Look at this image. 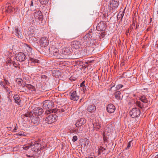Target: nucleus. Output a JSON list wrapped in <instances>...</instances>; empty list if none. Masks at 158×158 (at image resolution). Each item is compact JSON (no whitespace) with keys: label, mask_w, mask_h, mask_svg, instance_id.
Instances as JSON below:
<instances>
[{"label":"nucleus","mask_w":158,"mask_h":158,"mask_svg":"<svg viewBox=\"0 0 158 158\" xmlns=\"http://www.w3.org/2000/svg\"><path fill=\"white\" fill-rule=\"evenodd\" d=\"M53 102L49 100H47L43 102L42 106L44 109H46L45 114H51L52 112L53 113V110L52 109L53 107Z\"/></svg>","instance_id":"obj_1"},{"label":"nucleus","mask_w":158,"mask_h":158,"mask_svg":"<svg viewBox=\"0 0 158 158\" xmlns=\"http://www.w3.org/2000/svg\"><path fill=\"white\" fill-rule=\"evenodd\" d=\"M59 50L55 46L52 45L48 49L47 52L49 54L54 56L55 58L58 59H63L65 57L61 56H60L59 54Z\"/></svg>","instance_id":"obj_2"},{"label":"nucleus","mask_w":158,"mask_h":158,"mask_svg":"<svg viewBox=\"0 0 158 158\" xmlns=\"http://www.w3.org/2000/svg\"><path fill=\"white\" fill-rule=\"evenodd\" d=\"M130 115L133 118H135L139 117L141 113L140 110L138 108H133L130 111Z\"/></svg>","instance_id":"obj_3"},{"label":"nucleus","mask_w":158,"mask_h":158,"mask_svg":"<svg viewBox=\"0 0 158 158\" xmlns=\"http://www.w3.org/2000/svg\"><path fill=\"white\" fill-rule=\"evenodd\" d=\"M57 115L54 113L51 114L46 117L45 120L48 124H51L52 123L55 122L57 120Z\"/></svg>","instance_id":"obj_4"},{"label":"nucleus","mask_w":158,"mask_h":158,"mask_svg":"<svg viewBox=\"0 0 158 158\" xmlns=\"http://www.w3.org/2000/svg\"><path fill=\"white\" fill-rule=\"evenodd\" d=\"M118 1V0H112L110 1L108 10L111 12L113 9H115L119 5Z\"/></svg>","instance_id":"obj_5"},{"label":"nucleus","mask_w":158,"mask_h":158,"mask_svg":"<svg viewBox=\"0 0 158 158\" xmlns=\"http://www.w3.org/2000/svg\"><path fill=\"white\" fill-rule=\"evenodd\" d=\"M15 59L18 61L23 62L24 61L26 60V57L24 53L19 52L16 54Z\"/></svg>","instance_id":"obj_6"},{"label":"nucleus","mask_w":158,"mask_h":158,"mask_svg":"<svg viewBox=\"0 0 158 158\" xmlns=\"http://www.w3.org/2000/svg\"><path fill=\"white\" fill-rule=\"evenodd\" d=\"M31 146L32 150L34 152H37L40 151L41 148V144L37 142H34V144L32 143H31Z\"/></svg>","instance_id":"obj_7"},{"label":"nucleus","mask_w":158,"mask_h":158,"mask_svg":"<svg viewBox=\"0 0 158 158\" xmlns=\"http://www.w3.org/2000/svg\"><path fill=\"white\" fill-rule=\"evenodd\" d=\"M49 44V40L48 38L44 36L42 37L40 41V45L43 47L47 46Z\"/></svg>","instance_id":"obj_8"},{"label":"nucleus","mask_w":158,"mask_h":158,"mask_svg":"<svg viewBox=\"0 0 158 158\" xmlns=\"http://www.w3.org/2000/svg\"><path fill=\"white\" fill-rule=\"evenodd\" d=\"M70 99L74 101H77L79 99V96L76 91H71L70 93Z\"/></svg>","instance_id":"obj_9"},{"label":"nucleus","mask_w":158,"mask_h":158,"mask_svg":"<svg viewBox=\"0 0 158 158\" xmlns=\"http://www.w3.org/2000/svg\"><path fill=\"white\" fill-rule=\"evenodd\" d=\"M32 112L35 115L40 116L43 114L44 111L42 108L37 107L35 108L33 110Z\"/></svg>","instance_id":"obj_10"},{"label":"nucleus","mask_w":158,"mask_h":158,"mask_svg":"<svg viewBox=\"0 0 158 158\" xmlns=\"http://www.w3.org/2000/svg\"><path fill=\"white\" fill-rule=\"evenodd\" d=\"M35 19L36 21L37 20H42L43 19V16L42 13L40 11H38L35 13L34 15Z\"/></svg>","instance_id":"obj_11"},{"label":"nucleus","mask_w":158,"mask_h":158,"mask_svg":"<svg viewBox=\"0 0 158 158\" xmlns=\"http://www.w3.org/2000/svg\"><path fill=\"white\" fill-rule=\"evenodd\" d=\"M20 29V27L17 26L15 27L13 33L15 34L18 38H22L23 36L21 33Z\"/></svg>","instance_id":"obj_12"},{"label":"nucleus","mask_w":158,"mask_h":158,"mask_svg":"<svg viewBox=\"0 0 158 158\" xmlns=\"http://www.w3.org/2000/svg\"><path fill=\"white\" fill-rule=\"evenodd\" d=\"M85 123L86 121L84 118L78 119L75 124L76 126L77 127H81Z\"/></svg>","instance_id":"obj_13"},{"label":"nucleus","mask_w":158,"mask_h":158,"mask_svg":"<svg viewBox=\"0 0 158 158\" xmlns=\"http://www.w3.org/2000/svg\"><path fill=\"white\" fill-rule=\"evenodd\" d=\"M115 110V106L112 104H109L107 106L106 110L109 113H111L114 112Z\"/></svg>","instance_id":"obj_14"},{"label":"nucleus","mask_w":158,"mask_h":158,"mask_svg":"<svg viewBox=\"0 0 158 158\" xmlns=\"http://www.w3.org/2000/svg\"><path fill=\"white\" fill-rule=\"evenodd\" d=\"M96 109V106L94 104H90L88 105L87 110V111L90 113H92L94 112Z\"/></svg>","instance_id":"obj_15"},{"label":"nucleus","mask_w":158,"mask_h":158,"mask_svg":"<svg viewBox=\"0 0 158 158\" xmlns=\"http://www.w3.org/2000/svg\"><path fill=\"white\" fill-rule=\"evenodd\" d=\"M106 25L103 23L100 22L98 24L97 26L98 30L100 31H104L106 29Z\"/></svg>","instance_id":"obj_16"},{"label":"nucleus","mask_w":158,"mask_h":158,"mask_svg":"<svg viewBox=\"0 0 158 158\" xmlns=\"http://www.w3.org/2000/svg\"><path fill=\"white\" fill-rule=\"evenodd\" d=\"M81 46V42L79 41H74L72 42V47L75 49L79 48Z\"/></svg>","instance_id":"obj_17"},{"label":"nucleus","mask_w":158,"mask_h":158,"mask_svg":"<svg viewBox=\"0 0 158 158\" xmlns=\"http://www.w3.org/2000/svg\"><path fill=\"white\" fill-rule=\"evenodd\" d=\"M70 52L69 51V49L68 48H65L62 50V52H61V53L62 55H60V56H63L65 57L63 58L65 59L67 57L65 56L70 54Z\"/></svg>","instance_id":"obj_18"},{"label":"nucleus","mask_w":158,"mask_h":158,"mask_svg":"<svg viewBox=\"0 0 158 158\" xmlns=\"http://www.w3.org/2000/svg\"><path fill=\"white\" fill-rule=\"evenodd\" d=\"M21 46V43L17 41L13 44L12 48L16 51H19V50L20 49Z\"/></svg>","instance_id":"obj_19"},{"label":"nucleus","mask_w":158,"mask_h":158,"mask_svg":"<svg viewBox=\"0 0 158 158\" xmlns=\"http://www.w3.org/2000/svg\"><path fill=\"white\" fill-rule=\"evenodd\" d=\"M52 74L54 77L57 78L61 77V73L59 70H54L52 71Z\"/></svg>","instance_id":"obj_20"},{"label":"nucleus","mask_w":158,"mask_h":158,"mask_svg":"<svg viewBox=\"0 0 158 158\" xmlns=\"http://www.w3.org/2000/svg\"><path fill=\"white\" fill-rule=\"evenodd\" d=\"M12 100L8 97L6 98L4 103V105L6 106H9L11 105Z\"/></svg>","instance_id":"obj_21"},{"label":"nucleus","mask_w":158,"mask_h":158,"mask_svg":"<svg viewBox=\"0 0 158 158\" xmlns=\"http://www.w3.org/2000/svg\"><path fill=\"white\" fill-rule=\"evenodd\" d=\"M13 98L15 100V102L18 105H20L21 100L19 96L18 95H15L14 96Z\"/></svg>","instance_id":"obj_22"},{"label":"nucleus","mask_w":158,"mask_h":158,"mask_svg":"<svg viewBox=\"0 0 158 158\" xmlns=\"http://www.w3.org/2000/svg\"><path fill=\"white\" fill-rule=\"evenodd\" d=\"M40 119L38 117H35L31 120V121L35 125H37L40 123Z\"/></svg>","instance_id":"obj_23"},{"label":"nucleus","mask_w":158,"mask_h":158,"mask_svg":"<svg viewBox=\"0 0 158 158\" xmlns=\"http://www.w3.org/2000/svg\"><path fill=\"white\" fill-rule=\"evenodd\" d=\"M114 94L115 96V98L118 100H122V98H121L120 96L121 93L120 91L116 90L114 93Z\"/></svg>","instance_id":"obj_24"},{"label":"nucleus","mask_w":158,"mask_h":158,"mask_svg":"<svg viewBox=\"0 0 158 158\" xmlns=\"http://www.w3.org/2000/svg\"><path fill=\"white\" fill-rule=\"evenodd\" d=\"M124 12H119L117 15V19L120 20V21H121L124 15Z\"/></svg>","instance_id":"obj_25"},{"label":"nucleus","mask_w":158,"mask_h":158,"mask_svg":"<svg viewBox=\"0 0 158 158\" xmlns=\"http://www.w3.org/2000/svg\"><path fill=\"white\" fill-rule=\"evenodd\" d=\"M93 125L94 128L97 131H99L101 127L100 124L98 123H95Z\"/></svg>","instance_id":"obj_26"},{"label":"nucleus","mask_w":158,"mask_h":158,"mask_svg":"<svg viewBox=\"0 0 158 158\" xmlns=\"http://www.w3.org/2000/svg\"><path fill=\"white\" fill-rule=\"evenodd\" d=\"M26 87L29 89L31 91H35V87L30 84H27L26 85Z\"/></svg>","instance_id":"obj_27"},{"label":"nucleus","mask_w":158,"mask_h":158,"mask_svg":"<svg viewBox=\"0 0 158 158\" xmlns=\"http://www.w3.org/2000/svg\"><path fill=\"white\" fill-rule=\"evenodd\" d=\"M139 99L143 102L147 103L148 102L147 98L144 95H142L139 98Z\"/></svg>","instance_id":"obj_28"},{"label":"nucleus","mask_w":158,"mask_h":158,"mask_svg":"<svg viewBox=\"0 0 158 158\" xmlns=\"http://www.w3.org/2000/svg\"><path fill=\"white\" fill-rule=\"evenodd\" d=\"M25 117L27 118H31L32 117L33 115V113L31 112V111H27L26 113L25 114Z\"/></svg>","instance_id":"obj_29"},{"label":"nucleus","mask_w":158,"mask_h":158,"mask_svg":"<svg viewBox=\"0 0 158 158\" xmlns=\"http://www.w3.org/2000/svg\"><path fill=\"white\" fill-rule=\"evenodd\" d=\"M106 149L105 148L102 147H101L98 149V155H100L102 153V154H104L105 153L104 152V151Z\"/></svg>","instance_id":"obj_30"},{"label":"nucleus","mask_w":158,"mask_h":158,"mask_svg":"<svg viewBox=\"0 0 158 158\" xmlns=\"http://www.w3.org/2000/svg\"><path fill=\"white\" fill-rule=\"evenodd\" d=\"M136 104L137 106L141 109H142L144 107L143 104L140 101H137L136 103Z\"/></svg>","instance_id":"obj_31"},{"label":"nucleus","mask_w":158,"mask_h":158,"mask_svg":"<svg viewBox=\"0 0 158 158\" xmlns=\"http://www.w3.org/2000/svg\"><path fill=\"white\" fill-rule=\"evenodd\" d=\"M29 61H31V62H33L34 63H39V60L31 58H30V59L29 60Z\"/></svg>","instance_id":"obj_32"},{"label":"nucleus","mask_w":158,"mask_h":158,"mask_svg":"<svg viewBox=\"0 0 158 158\" xmlns=\"http://www.w3.org/2000/svg\"><path fill=\"white\" fill-rule=\"evenodd\" d=\"M49 0H40L41 4L42 5H46L48 2Z\"/></svg>","instance_id":"obj_33"},{"label":"nucleus","mask_w":158,"mask_h":158,"mask_svg":"<svg viewBox=\"0 0 158 158\" xmlns=\"http://www.w3.org/2000/svg\"><path fill=\"white\" fill-rule=\"evenodd\" d=\"M148 148L149 150H152L154 148V143H151L148 145Z\"/></svg>","instance_id":"obj_34"},{"label":"nucleus","mask_w":158,"mask_h":158,"mask_svg":"<svg viewBox=\"0 0 158 158\" xmlns=\"http://www.w3.org/2000/svg\"><path fill=\"white\" fill-rule=\"evenodd\" d=\"M23 148L25 150H27L29 148H31V143H30L29 144H28V146H23Z\"/></svg>","instance_id":"obj_35"},{"label":"nucleus","mask_w":158,"mask_h":158,"mask_svg":"<svg viewBox=\"0 0 158 158\" xmlns=\"http://www.w3.org/2000/svg\"><path fill=\"white\" fill-rule=\"evenodd\" d=\"M21 117L22 119L24 121L28 120V118L25 117V114H22L21 116Z\"/></svg>","instance_id":"obj_36"},{"label":"nucleus","mask_w":158,"mask_h":158,"mask_svg":"<svg viewBox=\"0 0 158 158\" xmlns=\"http://www.w3.org/2000/svg\"><path fill=\"white\" fill-rule=\"evenodd\" d=\"M131 141H130L128 143L127 147L125 148L126 150H128L130 148L131 146Z\"/></svg>","instance_id":"obj_37"},{"label":"nucleus","mask_w":158,"mask_h":158,"mask_svg":"<svg viewBox=\"0 0 158 158\" xmlns=\"http://www.w3.org/2000/svg\"><path fill=\"white\" fill-rule=\"evenodd\" d=\"M123 86V85L121 84H119L117 85L116 86V89H119Z\"/></svg>","instance_id":"obj_38"},{"label":"nucleus","mask_w":158,"mask_h":158,"mask_svg":"<svg viewBox=\"0 0 158 158\" xmlns=\"http://www.w3.org/2000/svg\"><path fill=\"white\" fill-rule=\"evenodd\" d=\"M89 37L88 36V35L87 34H86L83 37V40H87V39H89Z\"/></svg>","instance_id":"obj_39"},{"label":"nucleus","mask_w":158,"mask_h":158,"mask_svg":"<svg viewBox=\"0 0 158 158\" xmlns=\"http://www.w3.org/2000/svg\"><path fill=\"white\" fill-rule=\"evenodd\" d=\"M28 35H29V36H31V37H33L34 36V31H31H31L28 33Z\"/></svg>","instance_id":"obj_40"},{"label":"nucleus","mask_w":158,"mask_h":158,"mask_svg":"<svg viewBox=\"0 0 158 158\" xmlns=\"http://www.w3.org/2000/svg\"><path fill=\"white\" fill-rule=\"evenodd\" d=\"M0 84L1 85V86H3V87H4L5 89H6L7 88V87H5L4 85V82L3 81H1L0 83Z\"/></svg>","instance_id":"obj_41"},{"label":"nucleus","mask_w":158,"mask_h":158,"mask_svg":"<svg viewBox=\"0 0 158 158\" xmlns=\"http://www.w3.org/2000/svg\"><path fill=\"white\" fill-rule=\"evenodd\" d=\"M93 33L92 32H90V33H88L87 34L88 36L89 37V39H91L92 37Z\"/></svg>","instance_id":"obj_42"},{"label":"nucleus","mask_w":158,"mask_h":158,"mask_svg":"<svg viewBox=\"0 0 158 158\" xmlns=\"http://www.w3.org/2000/svg\"><path fill=\"white\" fill-rule=\"evenodd\" d=\"M77 139V136L75 135L73 137V139H72V141L73 142H75L76 141Z\"/></svg>","instance_id":"obj_43"},{"label":"nucleus","mask_w":158,"mask_h":158,"mask_svg":"<svg viewBox=\"0 0 158 158\" xmlns=\"http://www.w3.org/2000/svg\"><path fill=\"white\" fill-rule=\"evenodd\" d=\"M12 61L11 60H8V62L7 63V62H6V63H7V64L10 65L9 66H10V64H12Z\"/></svg>","instance_id":"obj_44"},{"label":"nucleus","mask_w":158,"mask_h":158,"mask_svg":"<svg viewBox=\"0 0 158 158\" xmlns=\"http://www.w3.org/2000/svg\"><path fill=\"white\" fill-rule=\"evenodd\" d=\"M5 82L6 84L7 85H9L10 83L8 81L6 80V79H4Z\"/></svg>","instance_id":"obj_45"},{"label":"nucleus","mask_w":158,"mask_h":158,"mask_svg":"<svg viewBox=\"0 0 158 158\" xmlns=\"http://www.w3.org/2000/svg\"><path fill=\"white\" fill-rule=\"evenodd\" d=\"M26 46L27 47V48H28V49L29 50V51L31 52L32 50V48H31L30 47V46L29 45H28L26 44Z\"/></svg>","instance_id":"obj_46"},{"label":"nucleus","mask_w":158,"mask_h":158,"mask_svg":"<svg viewBox=\"0 0 158 158\" xmlns=\"http://www.w3.org/2000/svg\"><path fill=\"white\" fill-rule=\"evenodd\" d=\"M23 80L21 79H17L16 81L18 83H21L22 82Z\"/></svg>","instance_id":"obj_47"},{"label":"nucleus","mask_w":158,"mask_h":158,"mask_svg":"<svg viewBox=\"0 0 158 158\" xmlns=\"http://www.w3.org/2000/svg\"><path fill=\"white\" fill-rule=\"evenodd\" d=\"M82 88L83 90L84 93H85V91H87V89H88L87 88V87L85 86H84V87H82Z\"/></svg>","instance_id":"obj_48"},{"label":"nucleus","mask_w":158,"mask_h":158,"mask_svg":"<svg viewBox=\"0 0 158 158\" xmlns=\"http://www.w3.org/2000/svg\"><path fill=\"white\" fill-rule=\"evenodd\" d=\"M103 139L104 141H106L107 139V137L105 136V135L103 133Z\"/></svg>","instance_id":"obj_49"},{"label":"nucleus","mask_w":158,"mask_h":158,"mask_svg":"<svg viewBox=\"0 0 158 158\" xmlns=\"http://www.w3.org/2000/svg\"><path fill=\"white\" fill-rule=\"evenodd\" d=\"M85 81H83L82 83H81V84L80 85V86L81 87H84V86H85Z\"/></svg>","instance_id":"obj_50"},{"label":"nucleus","mask_w":158,"mask_h":158,"mask_svg":"<svg viewBox=\"0 0 158 158\" xmlns=\"http://www.w3.org/2000/svg\"><path fill=\"white\" fill-rule=\"evenodd\" d=\"M12 64L16 68L17 67V63H15L14 61H12Z\"/></svg>","instance_id":"obj_51"},{"label":"nucleus","mask_w":158,"mask_h":158,"mask_svg":"<svg viewBox=\"0 0 158 158\" xmlns=\"http://www.w3.org/2000/svg\"><path fill=\"white\" fill-rule=\"evenodd\" d=\"M89 143V141L88 139H87L86 140V141L85 142V145H88Z\"/></svg>","instance_id":"obj_52"},{"label":"nucleus","mask_w":158,"mask_h":158,"mask_svg":"<svg viewBox=\"0 0 158 158\" xmlns=\"http://www.w3.org/2000/svg\"><path fill=\"white\" fill-rule=\"evenodd\" d=\"M78 128L79 129V132L83 130V127H81H81H78Z\"/></svg>","instance_id":"obj_53"},{"label":"nucleus","mask_w":158,"mask_h":158,"mask_svg":"<svg viewBox=\"0 0 158 158\" xmlns=\"http://www.w3.org/2000/svg\"><path fill=\"white\" fill-rule=\"evenodd\" d=\"M33 6V3L32 0H31V3L30 4V6Z\"/></svg>","instance_id":"obj_54"},{"label":"nucleus","mask_w":158,"mask_h":158,"mask_svg":"<svg viewBox=\"0 0 158 158\" xmlns=\"http://www.w3.org/2000/svg\"><path fill=\"white\" fill-rule=\"evenodd\" d=\"M18 128V127L17 126H15L14 129V130H16Z\"/></svg>","instance_id":"obj_55"},{"label":"nucleus","mask_w":158,"mask_h":158,"mask_svg":"<svg viewBox=\"0 0 158 158\" xmlns=\"http://www.w3.org/2000/svg\"><path fill=\"white\" fill-rule=\"evenodd\" d=\"M129 30L128 29V30H127L126 31V35H127V33H129Z\"/></svg>","instance_id":"obj_56"},{"label":"nucleus","mask_w":158,"mask_h":158,"mask_svg":"<svg viewBox=\"0 0 158 158\" xmlns=\"http://www.w3.org/2000/svg\"><path fill=\"white\" fill-rule=\"evenodd\" d=\"M18 135H23L22 134H20L19 133H18Z\"/></svg>","instance_id":"obj_57"},{"label":"nucleus","mask_w":158,"mask_h":158,"mask_svg":"<svg viewBox=\"0 0 158 158\" xmlns=\"http://www.w3.org/2000/svg\"><path fill=\"white\" fill-rule=\"evenodd\" d=\"M7 128H8V129L9 130H10V128H11V127H7Z\"/></svg>","instance_id":"obj_58"},{"label":"nucleus","mask_w":158,"mask_h":158,"mask_svg":"<svg viewBox=\"0 0 158 158\" xmlns=\"http://www.w3.org/2000/svg\"><path fill=\"white\" fill-rule=\"evenodd\" d=\"M155 158H158V154L155 156Z\"/></svg>","instance_id":"obj_59"},{"label":"nucleus","mask_w":158,"mask_h":158,"mask_svg":"<svg viewBox=\"0 0 158 158\" xmlns=\"http://www.w3.org/2000/svg\"><path fill=\"white\" fill-rule=\"evenodd\" d=\"M82 98H81V99L80 100V102H81L82 101Z\"/></svg>","instance_id":"obj_60"},{"label":"nucleus","mask_w":158,"mask_h":158,"mask_svg":"<svg viewBox=\"0 0 158 158\" xmlns=\"http://www.w3.org/2000/svg\"><path fill=\"white\" fill-rule=\"evenodd\" d=\"M15 131L16 130H14H14L12 131V132H16Z\"/></svg>","instance_id":"obj_61"},{"label":"nucleus","mask_w":158,"mask_h":158,"mask_svg":"<svg viewBox=\"0 0 158 158\" xmlns=\"http://www.w3.org/2000/svg\"><path fill=\"white\" fill-rule=\"evenodd\" d=\"M64 110H61V112H64Z\"/></svg>","instance_id":"obj_62"},{"label":"nucleus","mask_w":158,"mask_h":158,"mask_svg":"<svg viewBox=\"0 0 158 158\" xmlns=\"http://www.w3.org/2000/svg\"><path fill=\"white\" fill-rule=\"evenodd\" d=\"M73 132H74L75 131V130L73 131Z\"/></svg>","instance_id":"obj_63"},{"label":"nucleus","mask_w":158,"mask_h":158,"mask_svg":"<svg viewBox=\"0 0 158 158\" xmlns=\"http://www.w3.org/2000/svg\"><path fill=\"white\" fill-rule=\"evenodd\" d=\"M54 110H55L54 109V110H53V112L54 111Z\"/></svg>","instance_id":"obj_64"}]
</instances>
